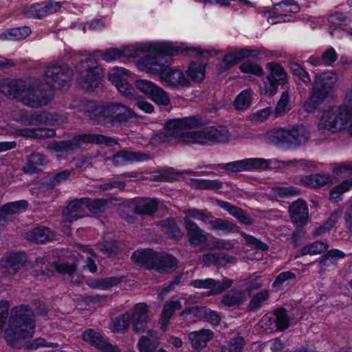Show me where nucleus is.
Segmentation results:
<instances>
[{
  "label": "nucleus",
  "instance_id": "41",
  "mask_svg": "<svg viewBox=\"0 0 352 352\" xmlns=\"http://www.w3.org/2000/svg\"><path fill=\"white\" fill-rule=\"evenodd\" d=\"M158 207L156 199H143L140 200L134 208L136 214L140 215H153Z\"/></svg>",
  "mask_w": 352,
  "mask_h": 352
},
{
  "label": "nucleus",
  "instance_id": "64",
  "mask_svg": "<svg viewBox=\"0 0 352 352\" xmlns=\"http://www.w3.org/2000/svg\"><path fill=\"white\" fill-rule=\"evenodd\" d=\"M244 346V339L237 337L230 340L228 346L221 347L219 352H242Z\"/></svg>",
  "mask_w": 352,
  "mask_h": 352
},
{
  "label": "nucleus",
  "instance_id": "58",
  "mask_svg": "<svg viewBox=\"0 0 352 352\" xmlns=\"http://www.w3.org/2000/svg\"><path fill=\"white\" fill-rule=\"evenodd\" d=\"M148 98L155 104L162 106H168L170 102L168 94L158 85L155 87Z\"/></svg>",
  "mask_w": 352,
  "mask_h": 352
},
{
  "label": "nucleus",
  "instance_id": "42",
  "mask_svg": "<svg viewBox=\"0 0 352 352\" xmlns=\"http://www.w3.org/2000/svg\"><path fill=\"white\" fill-rule=\"evenodd\" d=\"M82 143H92L105 146H113L117 144V140L102 134H82L80 135Z\"/></svg>",
  "mask_w": 352,
  "mask_h": 352
},
{
  "label": "nucleus",
  "instance_id": "3",
  "mask_svg": "<svg viewBox=\"0 0 352 352\" xmlns=\"http://www.w3.org/2000/svg\"><path fill=\"white\" fill-rule=\"evenodd\" d=\"M8 322L5 339L9 345L18 347L23 340L33 336L35 329L34 312L29 305H21L12 307Z\"/></svg>",
  "mask_w": 352,
  "mask_h": 352
},
{
  "label": "nucleus",
  "instance_id": "63",
  "mask_svg": "<svg viewBox=\"0 0 352 352\" xmlns=\"http://www.w3.org/2000/svg\"><path fill=\"white\" fill-rule=\"evenodd\" d=\"M199 315L202 316L205 320L215 326L219 324L221 322V316L219 313L206 307H200Z\"/></svg>",
  "mask_w": 352,
  "mask_h": 352
},
{
  "label": "nucleus",
  "instance_id": "22",
  "mask_svg": "<svg viewBox=\"0 0 352 352\" xmlns=\"http://www.w3.org/2000/svg\"><path fill=\"white\" fill-rule=\"evenodd\" d=\"M160 78L162 82L172 87H188L190 84L182 72L165 65L160 73Z\"/></svg>",
  "mask_w": 352,
  "mask_h": 352
},
{
  "label": "nucleus",
  "instance_id": "52",
  "mask_svg": "<svg viewBox=\"0 0 352 352\" xmlns=\"http://www.w3.org/2000/svg\"><path fill=\"white\" fill-rule=\"evenodd\" d=\"M131 314L126 312L112 320L111 329L116 333H124L129 326Z\"/></svg>",
  "mask_w": 352,
  "mask_h": 352
},
{
  "label": "nucleus",
  "instance_id": "38",
  "mask_svg": "<svg viewBox=\"0 0 352 352\" xmlns=\"http://www.w3.org/2000/svg\"><path fill=\"white\" fill-rule=\"evenodd\" d=\"M245 300L246 297L243 291L231 289L223 296L221 303L227 307H239Z\"/></svg>",
  "mask_w": 352,
  "mask_h": 352
},
{
  "label": "nucleus",
  "instance_id": "31",
  "mask_svg": "<svg viewBox=\"0 0 352 352\" xmlns=\"http://www.w3.org/2000/svg\"><path fill=\"white\" fill-rule=\"evenodd\" d=\"M333 177L328 174H313L304 176L300 179V182L305 186L316 188L333 184Z\"/></svg>",
  "mask_w": 352,
  "mask_h": 352
},
{
  "label": "nucleus",
  "instance_id": "39",
  "mask_svg": "<svg viewBox=\"0 0 352 352\" xmlns=\"http://www.w3.org/2000/svg\"><path fill=\"white\" fill-rule=\"evenodd\" d=\"M157 225L160 226L162 230L172 239L179 240L182 238L183 232L177 226L175 219L170 217L167 218L160 221Z\"/></svg>",
  "mask_w": 352,
  "mask_h": 352
},
{
  "label": "nucleus",
  "instance_id": "15",
  "mask_svg": "<svg viewBox=\"0 0 352 352\" xmlns=\"http://www.w3.org/2000/svg\"><path fill=\"white\" fill-rule=\"evenodd\" d=\"M234 283L232 279L224 277L221 281L214 278L196 279L191 280L189 285L195 288L209 289L206 296H216L222 294L230 288Z\"/></svg>",
  "mask_w": 352,
  "mask_h": 352
},
{
  "label": "nucleus",
  "instance_id": "44",
  "mask_svg": "<svg viewBox=\"0 0 352 352\" xmlns=\"http://www.w3.org/2000/svg\"><path fill=\"white\" fill-rule=\"evenodd\" d=\"M267 68L270 71L267 77L268 81H275L284 84L287 80V76L284 68L278 63H267Z\"/></svg>",
  "mask_w": 352,
  "mask_h": 352
},
{
  "label": "nucleus",
  "instance_id": "36",
  "mask_svg": "<svg viewBox=\"0 0 352 352\" xmlns=\"http://www.w3.org/2000/svg\"><path fill=\"white\" fill-rule=\"evenodd\" d=\"M25 237L30 241L36 243H44L50 241L54 235L48 228L39 226L28 231L25 234Z\"/></svg>",
  "mask_w": 352,
  "mask_h": 352
},
{
  "label": "nucleus",
  "instance_id": "24",
  "mask_svg": "<svg viewBox=\"0 0 352 352\" xmlns=\"http://www.w3.org/2000/svg\"><path fill=\"white\" fill-rule=\"evenodd\" d=\"M28 206L25 200H19L4 204L0 208V226L11 221L13 215L24 211Z\"/></svg>",
  "mask_w": 352,
  "mask_h": 352
},
{
  "label": "nucleus",
  "instance_id": "20",
  "mask_svg": "<svg viewBox=\"0 0 352 352\" xmlns=\"http://www.w3.org/2000/svg\"><path fill=\"white\" fill-rule=\"evenodd\" d=\"M129 71L120 68L109 74V80L117 87L118 91L131 100L135 99V91L133 87L123 78L122 75H128Z\"/></svg>",
  "mask_w": 352,
  "mask_h": 352
},
{
  "label": "nucleus",
  "instance_id": "8",
  "mask_svg": "<svg viewBox=\"0 0 352 352\" xmlns=\"http://www.w3.org/2000/svg\"><path fill=\"white\" fill-rule=\"evenodd\" d=\"M182 137L184 143L211 146L228 142L230 133L225 126H209L198 131H185Z\"/></svg>",
  "mask_w": 352,
  "mask_h": 352
},
{
  "label": "nucleus",
  "instance_id": "30",
  "mask_svg": "<svg viewBox=\"0 0 352 352\" xmlns=\"http://www.w3.org/2000/svg\"><path fill=\"white\" fill-rule=\"evenodd\" d=\"M213 336L212 331L203 329L189 333L188 338L192 347L196 350H199L206 346L208 342L212 339Z\"/></svg>",
  "mask_w": 352,
  "mask_h": 352
},
{
  "label": "nucleus",
  "instance_id": "51",
  "mask_svg": "<svg viewBox=\"0 0 352 352\" xmlns=\"http://www.w3.org/2000/svg\"><path fill=\"white\" fill-rule=\"evenodd\" d=\"M206 65L203 63H191L188 67L187 76L193 81L201 82L205 78Z\"/></svg>",
  "mask_w": 352,
  "mask_h": 352
},
{
  "label": "nucleus",
  "instance_id": "2",
  "mask_svg": "<svg viewBox=\"0 0 352 352\" xmlns=\"http://www.w3.org/2000/svg\"><path fill=\"white\" fill-rule=\"evenodd\" d=\"M183 51L198 52L200 55L204 53L194 47L182 50L173 43L167 42L140 44L133 53H137V56H139L140 52H150V54L138 60L137 66L142 71L157 74L160 73L165 63H168L167 57L170 58L172 56L177 55Z\"/></svg>",
  "mask_w": 352,
  "mask_h": 352
},
{
  "label": "nucleus",
  "instance_id": "12",
  "mask_svg": "<svg viewBox=\"0 0 352 352\" xmlns=\"http://www.w3.org/2000/svg\"><path fill=\"white\" fill-rule=\"evenodd\" d=\"M65 115L43 111H35L32 113H25L20 116L19 122L25 126L40 124L59 125L67 122Z\"/></svg>",
  "mask_w": 352,
  "mask_h": 352
},
{
  "label": "nucleus",
  "instance_id": "11",
  "mask_svg": "<svg viewBox=\"0 0 352 352\" xmlns=\"http://www.w3.org/2000/svg\"><path fill=\"white\" fill-rule=\"evenodd\" d=\"M184 217H188L201 221L210 226L211 229L223 234H228L236 231V227L230 221L223 219L216 218L206 210L188 208L184 210Z\"/></svg>",
  "mask_w": 352,
  "mask_h": 352
},
{
  "label": "nucleus",
  "instance_id": "16",
  "mask_svg": "<svg viewBox=\"0 0 352 352\" xmlns=\"http://www.w3.org/2000/svg\"><path fill=\"white\" fill-rule=\"evenodd\" d=\"M82 338L99 352H121L117 345L111 344L107 338L92 329L85 331Z\"/></svg>",
  "mask_w": 352,
  "mask_h": 352
},
{
  "label": "nucleus",
  "instance_id": "35",
  "mask_svg": "<svg viewBox=\"0 0 352 352\" xmlns=\"http://www.w3.org/2000/svg\"><path fill=\"white\" fill-rule=\"evenodd\" d=\"M178 260L173 255L167 253L159 254L157 258L155 271L160 273H170L177 267Z\"/></svg>",
  "mask_w": 352,
  "mask_h": 352
},
{
  "label": "nucleus",
  "instance_id": "6",
  "mask_svg": "<svg viewBox=\"0 0 352 352\" xmlns=\"http://www.w3.org/2000/svg\"><path fill=\"white\" fill-rule=\"evenodd\" d=\"M337 80V75L333 72L316 74L311 91L303 105L304 110L307 113L314 112L324 102Z\"/></svg>",
  "mask_w": 352,
  "mask_h": 352
},
{
  "label": "nucleus",
  "instance_id": "5",
  "mask_svg": "<svg viewBox=\"0 0 352 352\" xmlns=\"http://www.w3.org/2000/svg\"><path fill=\"white\" fill-rule=\"evenodd\" d=\"M203 124V121L195 116L168 120L164 124L166 131L156 134L153 138V142L172 144L184 143L182 136L185 131H182V129L196 128Z\"/></svg>",
  "mask_w": 352,
  "mask_h": 352
},
{
  "label": "nucleus",
  "instance_id": "4",
  "mask_svg": "<svg viewBox=\"0 0 352 352\" xmlns=\"http://www.w3.org/2000/svg\"><path fill=\"white\" fill-rule=\"evenodd\" d=\"M267 142L296 148L304 145L309 138V133L303 125H295L288 129H274L267 132L265 136Z\"/></svg>",
  "mask_w": 352,
  "mask_h": 352
},
{
  "label": "nucleus",
  "instance_id": "1",
  "mask_svg": "<svg viewBox=\"0 0 352 352\" xmlns=\"http://www.w3.org/2000/svg\"><path fill=\"white\" fill-rule=\"evenodd\" d=\"M78 111L83 113L94 124L109 129L124 124L136 117L132 109L120 102L102 105L96 101L82 100L79 103Z\"/></svg>",
  "mask_w": 352,
  "mask_h": 352
},
{
  "label": "nucleus",
  "instance_id": "43",
  "mask_svg": "<svg viewBox=\"0 0 352 352\" xmlns=\"http://www.w3.org/2000/svg\"><path fill=\"white\" fill-rule=\"evenodd\" d=\"M329 248V243L327 241H316L309 243L301 248L296 258L305 255H316L325 252Z\"/></svg>",
  "mask_w": 352,
  "mask_h": 352
},
{
  "label": "nucleus",
  "instance_id": "26",
  "mask_svg": "<svg viewBox=\"0 0 352 352\" xmlns=\"http://www.w3.org/2000/svg\"><path fill=\"white\" fill-rule=\"evenodd\" d=\"M158 256V254L148 249L135 251L131 255V259L146 269L155 270Z\"/></svg>",
  "mask_w": 352,
  "mask_h": 352
},
{
  "label": "nucleus",
  "instance_id": "59",
  "mask_svg": "<svg viewBox=\"0 0 352 352\" xmlns=\"http://www.w3.org/2000/svg\"><path fill=\"white\" fill-rule=\"evenodd\" d=\"M296 278V274L290 271L280 273L272 283V287L276 290H281L288 282Z\"/></svg>",
  "mask_w": 352,
  "mask_h": 352
},
{
  "label": "nucleus",
  "instance_id": "23",
  "mask_svg": "<svg viewBox=\"0 0 352 352\" xmlns=\"http://www.w3.org/2000/svg\"><path fill=\"white\" fill-rule=\"evenodd\" d=\"M25 88V81L21 79L5 78L0 81V93L9 98L20 100Z\"/></svg>",
  "mask_w": 352,
  "mask_h": 352
},
{
  "label": "nucleus",
  "instance_id": "47",
  "mask_svg": "<svg viewBox=\"0 0 352 352\" xmlns=\"http://www.w3.org/2000/svg\"><path fill=\"white\" fill-rule=\"evenodd\" d=\"M31 33V29L28 26H22L8 30L1 34L2 39L18 41L24 39Z\"/></svg>",
  "mask_w": 352,
  "mask_h": 352
},
{
  "label": "nucleus",
  "instance_id": "27",
  "mask_svg": "<svg viewBox=\"0 0 352 352\" xmlns=\"http://www.w3.org/2000/svg\"><path fill=\"white\" fill-rule=\"evenodd\" d=\"M49 162L48 158L41 153H33L28 158L23 166V171L27 174H34L41 171L42 168Z\"/></svg>",
  "mask_w": 352,
  "mask_h": 352
},
{
  "label": "nucleus",
  "instance_id": "54",
  "mask_svg": "<svg viewBox=\"0 0 352 352\" xmlns=\"http://www.w3.org/2000/svg\"><path fill=\"white\" fill-rule=\"evenodd\" d=\"M274 315L277 329L283 331L289 327L290 318L287 315L286 309L279 307L274 310Z\"/></svg>",
  "mask_w": 352,
  "mask_h": 352
},
{
  "label": "nucleus",
  "instance_id": "32",
  "mask_svg": "<svg viewBox=\"0 0 352 352\" xmlns=\"http://www.w3.org/2000/svg\"><path fill=\"white\" fill-rule=\"evenodd\" d=\"M217 204L219 206L228 212L230 215L237 219L241 223L245 225L253 223L254 220L241 208L225 201H218Z\"/></svg>",
  "mask_w": 352,
  "mask_h": 352
},
{
  "label": "nucleus",
  "instance_id": "21",
  "mask_svg": "<svg viewBox=\"0 0 352 352\" xmlns=\"http://www.w3.org/2000/svg\"><path fill=\"white\" fill-rule=\"evenodd\" d=\"M151 155L148 153L139 151L121 150L116 152L111 157L115 166H122L129 163L141 162L149 160Z\"/></svg>",
  "mask_w": 352,
  "mask_h": 352
},
{
  "label": "nucleus",
  "instance_id": "49",
  "mask_svg": "<svg viewBox=\"0 0 352 352\" xmlns=\"http://www.w3.org/2000/svg\"><path fill=\"white\" fill-rule=\"evenodd\" d=\"M300 189L295 186H277L272 189V195L276 199H287L298 196Z\"/></svg>",
  "mask_w": 352,
  "mask_h": 352
},
{
  "label": "nucleus",
  "instance_id": "48",
  "mask_svg": "<svg viewBox=\"0 0 352 352\" xmlns=\"http://www.w3.org/2000/svg\"><path fill=\"white\" fill-rule=\"evenodd\" d=\"M288 67L292 75L298 80L304 82L305 85H310L311 84V78L309 74L300 64L294 61H289Z\"/></svg>",
  "mask_w": 352,
  "mask_h": 352
},
{
  "label": "nucleus",
  "instance_id": "46",
  "mask_svg": "<svg viewBox=\"0 0 352 352\" xmlns=\"http://www.w3.org/2000/svg\"><path fill=\"white\" fill-rule=\"evenodd\" d=\"M122 280V276H111L104 278L94 279L90 280L89 285L94 289L107 290L119 285Z\"/></svg>",
  "mask_w": 352,
  "mask_h": 352
},
{
  "label": "nucleus",
  "instance_id": "13",
  "mask_svg": "<svg viewBox=\"0 0 352 352\" xmlns=\"http://www.w3.org/2000/svg\"><path fill=\"white\" fill-rule=\"evenodd\" d=\"M52 99L51 94H47L37 84L25 82V88L19 101L25 106L38 108L47 105Z\"/></svg>",
  "mask_w": 352,
  "mask_h": 352
},
{
  "label": "nucleus",
  "instance_id": "55",
  "mask_svg": "<svg viewBox=\"0 0 352 352\" xmlns=\"http://www.w3.org/2000/svg\"><path fill=\"white\" fill-rule=\"evenodd\" d=\"M109 202H111V200L109 199L91 200L87 198V208L93 214H99L106 211Z\"/></svg>",
  "mask_w": 352,
  "mask_h": 352
},
{
  "label": "nucleus",
  "instance_id": "10",
  "mask_svg": "<svg viewBox=\"0 0 352 352\" xmlns=\"http://www.w3.org/2000/svg\"><path fill=\"white\" fill-rule=\"evenodd\" d=\"M73 72L68 65L50 63L44 72L45 83L54 89H67L70 85Z\"/></svg>",
  "mask_w": 352,
  "mask_h": 352
},
{
  "label": "nucleus",
  "instance_id": "19",
  "mask_svg": "<svg viewBox=\"0 0 352 352\" xmlns=\"http://www.w3.org/2000/svg\"><path fill=\"white\" fill-rule=\"evenodd\" d=\"M184 223L188 241L191 246L197 247L207 242L208 234L194 221L188 217H184Z\"/></svg>",
  "mask_w": 352,
  "mask_h": 352
},
{
  "label": "nucleus",
  "instance_id": "14",
  "mask_svg": "<svg viewBox=\"0 0 352 352\" xmlns=\"http://www.w3.org/2000/svg\"><path fill=\"white\" fill-rule=\"evenodd\" d=\"M270 163L263 158H247L236 160L229 163L220 164L219 167L228 172L239 173L242 171H250L255 169H265L268 168Z\"/></svg>",
  "mask_w": 352,
  "mask_h": 352
},
{
  "label": "nucleus",
  "instance_id": "25",
  "mask_svg": "<svg viewBox=\"0 0 352 352\" xmlns=\"http://www.w3.org/2000/svg\"><path fill=\"white\" fill-rule=\"evenodd\" d=\"M49 268L52 272L53 270H56L57 272L62 274L65 279L72 283L80 282V278L78 276H77L76 278H74L75 276L77 275L76 263H70L58 261L51 263L49 265Z\"/></svg>",
  "mask_w": 352,
  "mask_h": 352
},
{
  "label": "nucleus",
  "instance_id": "50",
  "mask_svg": "<svg viewBox=\"0 0 352 352\" xmlns=\"http://www.w3.org/2000/svg\"><path fill=\"white\" fill-rule=\"evenodd\" d=\"M352 188V179H347L341 184L333 187L330 192V199L334 202H338L342 199V195Z\"/></svg>",
  "mask_w": 352,
  "mask_h": 352
},
{
  "label": "nucleus",
  "instance_id": "34",
  "mask_svg": "<svg viewBox=\"0 0 352 352\" xmlns=\"http://www.w3.org/2000/svg\"><path fill=\"white\" fill-rule=\"evenodd\" d=\"M25 261L23 255L12 253L1 258L0 264L10 274H14L23 265Z\"/></svg>",
  "mask_w": 352,
  "mask_h": 352
},
{
  "label": "nucleus",
  "instance_id": "56",
  "mask_svg": "<svg viewBox=\"0 0 352 352\" xmlns=\"http://www.w3.org/2000/svg\"><path fill=\"white\" fill-rule=\"evenodd\" d=\"M36 8L38 19H41L57 12L60 8V4L58 2H41L36 3Z\"/></svg>",
  "mask_w": 352,
  "mask_h": 352
},
{
  "label": "nucleus",
  "instance_id": "33",
  "mask_svg": "<svg viewBox=\"0 0 352 352\" xmlns=\"http://www.w3.org/2000/svg\"><path fill=\"white\" fill-rule=\"evenodd\" d=\"M138 348L140 352H158V342L157 333L153 329L147 331V335L142 336L138 342Z\"/></svg>",
  "mask_w": 352,
  "mask_h": 352
},
{
  "label": "nucleus",
  "instance_id": "45",
  "mask_svg": "<svg viewBox=\"0 0 352 352\" xmlns=\"http://www.w3.org/2000/svg\"><path fill=\"white\" fill-rule=\"evenodd\" d=\"M270 298L269 290L264 289L254 294L250 300L248 309L250 311H258Z\"/></svg>",
  "mask_w": 352,
  "mask_h": 352
},
{
  "label": "nucleus",
  "instance_id": "28",
  "mask_svg": "<svg viewBox=\"0 0 352 352\" xmlns=\"http://www.w3.org/2000/svg\"><path fill=\"white\" fill-rule=\"evenodd\" d=\"M87 198L71 201L64 209L65 219L72 222L85 216V208L87 207Z\"/></svg>",
  "mask_w": 352,
  "mask_h": 352
},
{
  "label": "nucleus",
  "instance_id": "60",
  "mask_svg": "<svg viewBox=\"0 0 352 352\" xmlns=\"http://www.w3.org/2000/svg\"><path fill=\"white\" fill-rule=\"evenodd\" d=\"M239 68L241 72L244 74H254L257 76H262L264 74L262 67L251 60L245 61L240 65Z\"/></svg>",
  "mask_w": 352,
  "mask_h": 352
},
{
  "label": "nucleus",
  "instance_id": "9",
  "mask_svg": "<svg viewBox=\"0 0 352 352\" xmlns=\"http://www.w3.org/2000/svg\"><path fill=\"white\" fill-rule=\"evenodd\" d=\"M78 82L87 91H92L100 84L102 69L98 62L91 58L80 61L76 67Z\"/></svg>",
  "mask_w": 352,
  "mask_h": 352
},
{
  "label": "nucleus",
  "instance_id": "57",
  "mask_svg": "<svg viewBox=\"0 0 352 352\" xmlns=\"http://www.w3.org/2000/svg\"><path fill=\"white\" fill-rule=\"evenodd\" d=\"M137 56V53L126 54L125 51L116 48H110L101 54L102 59L106 61H113L122 57H136Z\"/></svg>",
  "mask_w": 352,
  "mask_h": 352
},
{
  "label": "nucleus",
  "instance_id": "61",
  "mask_svg": "<svg viewBox=\"0 0 352 352\" xmlns=\"http://www.w3.org/2000/svg\"><path fill=\"white\" fill-rule=\"evenodd\" d=\"M341 216L340 211L333 212L327 221L324 224L316 230L315 234L319 235L324 233L326 231L330 230L338 222Z\"/></svg>",
  "mask_w": 352,
  "mask_h": 352
},
{
  "label": "nucleus",
  "instance_id": "53",
  "mask_svg": "<svg viewBox=\"0 0 352 352\" xmlns=\"http://www.w3.org/2000/svg\"><path fill=\"white\" fill-rule=\"evenodd\" d=\"M252 103V91L245 89L242 91L235 98L233 105L237 110H245Z\"/></svg>",
  "mask_w": 352,
  "mask_h": 352
},
{
  "label": "nucleus",
  "instance_id": "40",
  "mask_svg": "<svg viewBox=\"0 0 352 352\" xmlns=\"http://www.w3.org/2000/svg\"><path fill=\"white\" fill-rule=\"evenodd\" d=\"M189 184L196 190H217L223 187V183L219 179H190Z\"/></svg>",
  "mask_w": 352,
  "mask_h": 352
},
{
  "label": "nucleus",
  "instance_id": "18",
  "mask_svg": "<svg viewBox=\"0 0 352 352\" xmlns=\"http://www.w3.org/2000/svg\"><path fill=\"white\" fill-rule=\"evenodd\" d=\"M130 322H131L133 330L136 333H142L150 329L148 307L146 304L138 303L134 305Z\"/></svg>",
  "mask_w": 352,
  "mask_h": 352
},
{
  "label": "nucleus",
  "instance_id": "29",
  "mask_svg": "<svg viewBox=\"0 0 352 352\" xmlns=\"http://www.w3.org/2000/svg\"><path fill=\"white\" fill-rule=\"evenodd\" d=\"M289 216L292 221L299 225H304L308 218V208L306 202L298 199L289 207Z\"/></svg>",
  "mask_w": 352,
  "mask_h": 352
},
{
  "label": "nucleus",
  "instance_id": "37",
  "mask_svg": "<svg viewBox=\"0 0 352 352\" xmlns=\"http://www.w3.org/2000/svg\"><path fill=\"white\" fill-rule=\"evenodd\" d=\"M182 303L179 300H170L166 302L162 309L160 323L162 331H166L169 321L175 311L182 308Z\"/></svg>",
  "mask_w": 352,
  "mask_h": 352
},
{
  "label": "nucleus",
  "instance_id": "7",
  "mask_svg": "<svg viewBox=\"0 0 352 352\" xmlns=\"http://www.w3.org/2000/svg\"><path fill=\"white\" fill-rule=\"evenodd\" d=\"M352 118L350 107L343 105L332 107L324 111L318 124V131L321 135H330L344 129Z\"/></svg>",
  "mask_w": 352,
  "mask_h": 352
},
{
  "label": "nucleus",
  "instance_id": "17",
  "mask_svg": "<svg viewBox=\"0 0 352 352\" xmlns=\"http://www.w3.org/2000/svg\"><path fill=\"white\" fill-rule=\"evenodd\" d=\"M82 142L80 135L75 136L70 140L52 142L47 145V149L56 153L58 157L66 158L69 155L80 149Z\"/></svg>",
  "mask_w": 352,
  "mask_h": 352
},
{
  "label": "nucleus",
  "instance_id": "62",
  "mask_svg": "<svg viewBox=\"0 0 352 352\" xmlns=\"http://www.w3.org/2000/svg\"><path fill=\"white\" fill-rule=\"evenodd\" d=\"M72 174V170H64L61 172L56 173L52 176H50L47 181L46 184L47 186L53 188L60 183L66 181Z\"/></svg>",
  "mask_w": 352,
  "mask_h": 352
}]
</instances>
